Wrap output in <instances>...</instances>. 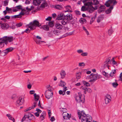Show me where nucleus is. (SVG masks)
<instances>
[{
	"mask_svg": "<svg viewBox=\"0 0 122 122\" xmlns=\"http://www.w3.org/2000/svg\"><path fill=\"white\" fill-rule=\"evenodd\" d=\"M78 117L81 122H92V118L91 116L89 114H86L83 111L81 112H78Z\"/></svg>",
	"mask_w": 122,
	"mask_h": 122,
	"instance_id": "f257e3e1",
	"label": "nucleus"
},
{
	"mask_svg": "<svg viewBox=\"0 0 122 122\" xmlns=\"http://www.w3.org/2000/svg\"><path fill=\"white\" fill-rule=\"evenodd\" d=\"M117 3V2L116 0H109L106 2L105 5L107 7L111 6L106 11V13L107 14H109L111 13V10L113 8V6L116 5Z\"/></svg>",
	"mask_w": 122,
	"mask_h": 122,
	"instance_id": "f03ea898",
	"label": "nucleus"
},
{
	"mask_svg": "<svg viewBox=\"0 0 122 122\" xmlns=\"http://www.w3.org/2000/svg\"><path fill=\"white\" fill-rule=\"evenodd\" d=\"M14 40L13 37L12 36H5L0 39V47H2L4 46V43L7 44L8 42H10Z\"/></svg>",
	"mask_w": 122,
	"mask_h": 122,
	"instance_id": "7ed1b4c3",
	"label": "nucleus"
},
{
	"mask_svg": "<svg viewBox=\"0 0 122 122\" xmlns=\"http://www.w3.org/2000/svg\"><path fill=\"white\" fill-rule=\"evenodd\" d=\"M102 77V76L100 75L97 74H95L92 73L90 75L86 77V78L91 79L89 81L91 82H93L95 81L97 79Z\"/></svg>",
	"mask_w": 122,
	"mask_h": 122,
	"instance_id": "20e7f679",
	"label": "nucleus"
},
{
	"mask_svg": "<svg viewBox=\"0 0 122 122\" xmlns=\"http://www.w3.org/2000/svg\"><path fill=\"white\" fill-rule=\"evenodd\" d=\"M41 25L39 23L38 21L35 20L33 21L30 22L27 25V27L30 28L31 30H33L36 29V27H39Z\"/></svg>",
	"mask_w": 122,
	"mask_h": 122,
	"instance_id": "39448f33",
	"label": "nucleus"
},
{
	"mask_svg": "<svg viewBox=\"0 0 122 122\" xmlns=\"http://www.w3.org/2000/svg\"><path fill=\"white\" fill-rule=\"evenodd\" d=\"M26 118H27L30 120L35 119L34 116L30 113H26L22 118V121H25Z\"/></svg>",
	"mask_w": 122,
	"mask_h": 122,
	"instance_id": "423d86ee",
	"label": "nucleus"
},
{
	"mask_svg": "<svg viewBox=\"0 0 122 122\" xmlns=\"http://www.w3.org/2000/svg\"><path fill=\"white\" fill-rule=\"evenodd\" d=\"M87 8V11L90 13L93 12L95 10L97 9V7L96 6L94 8L92 5V3L88 2V5Z\"/></svg>",
	"mask_w": 122,
	"mask_h": 122,
	"instance_id": "0eeeda50",
	"label": "nucleus"
},
{
	"mask_svg": "<svg viewBox=\"0 0 122 122\" xmlns=\"http://www.w3.org/2000/svg\"><path fill=\"white\" fill-rule=\"evenodd\" d=\"M24 102V98L22 97H20L17 100L16 102V105L17 106H20L23 104Z\"/></svg>",
	"mask_w": 122,
	"mask_h": 122,
	"instance_id": "6e6552de",
	"label": "nucleus"
},
{
	"mask_svg": "<svg viewBox=\"0 0 122 122\" xmlns=\"http://www.w3.org/2000/svg\"><path fill=\"white\" fill-rule=\"evenodd\" d=\"M13 49V48L11 47L7 48L0 52V54H1V55L4 56L7 54L8 52L11 51Z\"/></svg>",
	"mask_w": 122,
	"mask_h": 122,
	"instance_id": "1a4fd4ad",
	"label": "nucleus"
},
{
	"mask_svg": "<svg viewBox=\"0 0 122 122\" xmlns=\"http://www.w3.org/2000/svg\"><path fill=\"white\" fill-rule=\"evenodd\" d=\"M45 95L46 98L48 99H49L53 97V92H52L49 91L45 92Z\"/></svg>",
	"mask_w": 122,
	"mask_h": 122,
	"instance_id": "9d476101",
	"label": "nucleus"
},
{
	"mask_svg": "<svg viewBox=\"0 0 122 122\" xmlns=\"http://www.w3.org/2000/svg\"><path fill=\"white\" fill-rule=\"evenodd\" d=\"M111 96L108 94H107L105 97V103L107 104L111 101Z\"/></svg>",
	"mask_w": 122,
	"mask_h": 122,
	"instance_id": "9b49d317",
	"label": "nucleus"
},
{
	"mask_svg": "<svg viewBox=\"0 0 122 122\" xmlns=\"http://www.w3.org/2000/svg\"><path fill=\"white\" fill-rule=\"evenodd\" d=\"M78 95H77L75 96V98L77 102H80L82 101L81 99L82 95L80 92L78 93Z\"/></svg>",
	"mask_w": 122,
	"mask_h": 122,
	"instance_id": "f8f14e48",
	"label": "nucleus"
},
{
	"mask_svg": "<svg viewBox=\"0 0 122 122\" xmlns=\"http://www.w3.org/2000/svg\"><path fill=\"white\" fill-rule=\"evenodd\" d=\"M80 88L81 89L84 91V92L85 94L87 92L89 93H91L92 92V90L91 89L87 88L85 86H82Z\"/></svg>",
	"mask_w": 122,
	"mask_h": 122,
	"instance_id": "ddd939ff",
	"label": "nucleus"
},
{
	"mask_svg": "<svg viewBox=\"0 0 122 122\" xmlns=\"http://www.w3.org/2000/svg\"><path fill=\"white\" fill-rule=\"evenodd\" d=\"M84 5L82 6L81 8V10L82 11H87V8L88 5V2L84 3Z\"/></svg>",
	"mask_w": 122,
	"mask_h": 122,
	"instance_id": "4468645a",
	"label": "nucleus"
},
{
	"mask_svg": "<svg viewBox=\"0 0 122 122\" xmlns=\"http://www.w3.org/2000/svg\"><path fill=\"white\" fill-rule=\"evenodd\" d=\"M62 115L63 117V118L64 119H69L71 117L69 115L68 113H67L66 112L63 113Z\"/></svg>",
	"mask_w": 122,
	"mask_h": 122,
	"instance_id": "2eb2a0df",
	"label": "nucleus"
},
{
	"mask_svg": "<svg viewBox=\"0 0 122 122\" xmlns=\"http://www.w3.org/2000/svg\"><path fill=\"white\" fill-rule=\"evenodd\" d=\"M65 15L64 14L62 13H60L59 14L58 17L57 18V19L58 20H61L64 18L65 19Z\"/></svg>",
	"mask_w": 122,
	"mask_h": 122,
	"instance_id": "dca6fc26",
	"label": "nucleus"
},
{
	"mask_svg": "<svg viewBox=\"0 0 122 122\" xmlns=\"http://www.w3.org/2000/svg\"><path fill=\"white\" fill-rule=\"evenodd\" d=\"M72 19V15L70 14H69L65 15V19L67 21L71 20Z\"/></svg>",
	"mask_w": 122,
	"mask_h": 122,
	"instance_id": "f3484780",
	"label": "nucleus"
},
{
	"mask_svg": "<svg viewBox=\"0 0 122 122\" xmlns=\"http://www.w3.org/2000/svg\"><path fill=\"white\" fill-rule=\"evenodd\" d=\"M60 74L61 76V78L62 79H63L65 77L66 75V73L64 70H62L60 72Z\"/></svg>",
	"mask_w": 122,
	"mask_h": 122,
	"instance_id": "a211bd4d",
	"label": "nucleus"
},
{
	"mask_svg": "<svg viewBox=\"0 0 122 122\" xmlns=\"http://www.w3.org/2000/svg\"><path fill=\"white\" fill-rule=\"evenodd\" d=\"M22 6L20 5L17 6L16 7L13 8H12V11L13 12H16L19 10L21 9Z\"/></svg>",
	"mask_w": 122,
	"mask_h": 122,
	"instance_id": "6ab92c4d",
	"label": "nucleus"
},
{
	"mask_svg": "<svg viewBox=\"0 0 122 122\" xmlns=\"http://www.w3.org/2000/svg\"><path fill=\"white\" fill-rule=\"evenodd\" d=\"M41 1V0H33V4L34 5H39Z\"/></svg>",
	"mask_w": 122,
	"mask_h": 122,
	"instance_id": "aec40b11",
	"label": "nucleus"
},
{
	"mask_svg": "<svg viewBox=\"0 0 122 122\" xmlns=\"http://www.w3.org/2000/svg\"><path fill=\"white\" fill-rule=\"evenodd\" d=\"M55 26L57 29L60 30L62 29L63 28L61 24L57 23L55 24Z\"/></svg>",
	"mask_w": 122,
	"mask_h": 122,
	"instance_id": "412c9836",
	"label": "nucleus"
},
{
	"mask_svg": "<svg viewBox=\"0 0 122 122\" xmlns=\"http://www.w3.org/2000/svg\"><path fill=\"white\" fill-rule=\"evenodd\" d=\"M9 27V25L7 24H2L1 25V27L4 29H8Z\"/></svg>",
	"mask_w": 122,
	"mask_h": 122,
	"instance_id": "4be33fe9",
	"label": "nucleus"
},
{
	"mask_svg": "<svg viewBox=\"0 0 122 122\" xmlns=\"http://www.w3.org/2000/svg\"><path fill=\"white\" fill-rule=\"evenodd\" d=\"M65 8L66 10L65 11V12H72L71 8L70 6L68 5L65 7Z\"/></svg>",
	"mask_w": 122,
	"mask_h": 122,
	"instance_id": "5701e85b",
	"label": "nucleus"
},
{
	"mask_svg": "<svg viewBox=\"0 0 122 122\" xmlns=\"http://www.w3.org/2000/svg\"><path fill=\"white\" fill-rule=\"evenodd\" d=\"M103 19V16L102 15H100L97 17V22L98 23H99Z\"/></svg>",
	"mask_w": 122,
	"mask_h": 122,
	"instance_id": "b1692460",
	"label": "nucleus"
},
{
	"mask_svg": "<svg viewBox=\"0 0 122 122\" xmlns=\"http://www.w3.org/2000/svg\"><path fill=\"white\" fill-rule=\"evenodd\" d=\"M40 28H42L44 30L48 31L49 30V27L47 25H44L42 26Z\"/></svg>",
	"mask_w": 122,
	"mask_h": 122,
	"instance_id": "393cba45",
	"label": "nucleus"
},
{
	"mask_svg": "<svg viewBox=\"0 0 122 122\" xmlns=\"http://www.w3.org/2000/svg\"><path fill=\"white\" fill-rule=\"evenodd\" d=\"M110 59H107V61H105L104 63V68H105L106 67H107L109 69V66L108 65V64L109 62Z\"/></svg>",
	"mask_w": 122,
	"mask_h": 122,
	"instance_id": "a878e982",
	"label": "nucleus"
},
{
	"mask_svg": "<svg viewBox=\"0 0 122 122\" xmlns=\"http://www.w3.org/2000/svg\"><path fill=\"white\" fill-rule=\"evenodd\" d=\"M6 116L8 117V118L9 119L13 121V122H14L15 119L14 118L12 117L10 114H7Z\"/></svg>",
	"mask_w": 122,
	"mask_h": 122,
	"instance_id": "bb28decb",
	"label": "nucleus"
},
{
	"mask_svg": "<svg viewBox=\"0 0 122 122\" xmlns=\"http://www.w3.org/2000/svg\"><path fill=\"white\" fill-rule=\"evenodd\" d=\"M46 88L47 90L46 91V92H47V91L52 92L53 88L52 86L49 85H48L46 86Z\"/></svg>",
	"mask_w": 122,
	"mask_h": 122,
	"instance_id": "cd10ccee",
	"label": "nucleus"
},
{
	"mask_svg": "<svg viewBox=\"0 0 122 122\" xmlns=\"http://www.w3.org/2000/svg\"><path fill=\"white\" fill-rule=\"evenodd\" d=\"M81 72H77L76 74V77L77 79H80L81 77Z\"/></svg>",
	"mask_w": 122,
	"mask_h": 122,
	"instance_id": "c85d7f7f",
	"label": "nucleus"
},
{
	"mask_svg": "<svg viewBox=\"0 0 122 122\" xmlns=\"http://www.w3.org/2000/svg\"><path fill=\"white\" fill-rule=\"evenodd\" d=\"M34 99L35 100L36 102L39 99V95H37L36 93H34Z\"/></svg>",
	"mask_w": 122,
	"mask_h": 122,
	"instance_id": "c756f323",
	"label": "nucleus"
},
{
	"mask_svg": "<svg viewBox=\"0 0 122 122\" xmlns=\"http://www.w3.org/2000/svg\"><path fill=\"white\" fill-rule=\"evenodd\" d=\"M105 7L104 5H101L99 8V12H101L103 11L105 9Z\"/></svg>",
	"mask_w": 122,
	"mask_h": 122,
	"instance_id": "7c9ffc66",
	"label": "nucleus"
},
{
	"mask_svg": "<svg viewBox=\"0 0 122 122\" xmlns=\"http://www.w3.org/2000/svg\"><path fill=\"white\" fill-rule=\"evenodd\" d=\"M102 73L103 75L105 77L107 78L109 77V74L108 73L106 72L105 71H102Z\"/></svg>",
	"mask_w": 122,
	"mask_h": 122,
	"instance_id": "2f4dec72",
	"label": "nucleus"
},
{
	"mask_svg": "<svg viewBox=\"0 0 122 122\" xmlns=\"http://www.w3.org/2000/svg\"><path fill=\"white\" fill-rule=\"evenodd\" d=\"M82 28L83 30L85 32V33L87 35V36H88L89 35V33L87 30L86 29V28L84 26H83L82 27Z\"/></svg>",
	"mask_w": 122,
	"mask_h": 122,
	"instance_id": "473e14b6",
	"label": "nucleus"
},
{
	"mask_svg": "<svg viewBox=\"0 0 122 122\" xmlns=\"http://www.w3.org/2000/svg\"><path fill=\"white\" fill-rule=\"evenodd\" d=\"M115 81H116V80H115ZM112 85L113 86L114 88L117 87L118 85V84L116 82H113L112 83Z\"/></svg>",
	"mask_w": 122,
	"mask_h": 122,
	"instance_id": "72a5a7b5",
	"label": "nucleus"
},
{
	"mask_svg": "<svg viewBox=\"0 0 122 122\" xmlns=\"http://www.w3.org/2000/svg\"><path fill=\"white\" fill-rule=\"evenodd\" d=\"M116 71L115 70H113L110 74V76H114V74L116 73Z\"/></svg>",
	"mask_w": 122,
	"mask_h": 122,
	"instance_id": "f704fd0d",
	"label": "nucleus"
},
{
	"mask_svg": "<svg viewBox=\"0 0 122 122\" xmlns=\"http://www.w3.org/2000/svg\"><path fill=\"white\" fill-rule=\"evenodd\" d=\"M79 21L81 23H84L86 22V20L84 18H81L80 20Z\"/></svg>",
	"mask_w": 122,
	"mask_h": 122,
	"instance_id": "c9c22d12",
	"label": "nucleus"
},
{
	"mask_svg": "<svg viewBox=\"0 0 122 122\" xmlns=\"http://www.w3.org/2000/svg\"><path fill=\"white\" fill-rule=\"evenodd\" d=\"M66 85V83L64 81H61L60 82L59 86L62 87Z\"/></svg>",
	"mask_w": 122,
	"mask_h": 122,
	"instance_id": "e433bc0d",
	"label": "nucleus"
},
{
	"mask_svg": "<svg viewBox=\"0 0 122 122\" xmlns=\"http://www.w3.org/2000/svg\"><path fill=\"white\" fill-rule=\"evenodd\" d=\"M47 3L46 2H44L42 3L40 6V7L41 8H44L47 6Z\"/></svg>",
	"mask_w": 122,
	"mask_h": 122,
	"instance_id": "4c0bfd02",
	"label": "nucleus"
},
{
	"mask_svg": "<svg viewBox=\"0 0 122 122\" xmlns=\"http://www.w3.org/2000/svg\"><path fill=\"white\" fill-rule=\"evenodd\" d=\"M81 55L83 57L86 56L88 55V53L87 52H84L81 54Z\"/></svg>",
	"mask_w": 122,
	"mask_h": 122,
	"instance_id": "58836bf2",
	"label": "nucleus"
},
{
	"mask_svg": "<svg viewBox=\"0 0 122 122\" xmlns=\"http://www.w3.org/2000/svg\"><path fill=\"white\" fill-rule=\"evenodd\" d=\"M6 10L8 13H10V12H12V8H9L7 7H6Z\"/></svg>",
	"mask_w": 122,
	"mask_h": 122,
	"instance_id": "ea45409f",
	"label": "nucleus"
},
{
	"mask_svg": "<svg viewBox=\"0 0 122 122\" xmlns=\"http://www.w3.org/2000/svg\"><path fill=\"white\" fill-rule=\"evenodd\" d=\"M67 21L66 19H64L61 21L62 24L63 25H66L67 23Z\"/></svg>",
	"mask_w": 122,
	"mask_h": 122,
	"instance_id": "a19ab883",
	"label": "nucleus"
},
{
	"mask_svg": "<svg viewBox=\"0 0 122 122\" xmlns=\"http://www.w3.org/2000/svg\"><path fill=\"white\" fill-rule=\"evenodd\" d=\"M85 66V63L84 62H79L78 64V66L80 67H84Z\"/></svg>",
	"mask_w": 122,
	"mask_h": 122,
	"instance_id": "79ce46f5",
	"label": "nucleus"
},
{
	"mask_svg": "<svg viewBox=\"0 0 122 122\" xmlns=\"http://www.w3.org/2000/svg\"><path fill=\"white\" fill-rule=\"evenodd\" d=\"M99 4V2L97 0H93V2L92 3V4L97 5Z\"/></svg>",
	"mask_w": 122,
	"mask_h": 122,
	"instance_id": "37998d69",
	"label": "nucleus"
},
{
	"mask_svg": "<svg viewBox=\"0 0 122 122\" xmlns=\"http://www.w3.org/2000/svg\"><path fill=\"white\" fill-rule=\"evenodd\" d=\"M42 113L43 114V115H41L40 117V119L42 120L43 119H44L45 118V117L46 115L45 112H43Z\"/></svg>",
	"mask_w": 122,
	"mask_h": 122,
	"instance_id": "c03bdc74",
	"label": "nucleus"
},
{
	"mask_svg": "<svg viewBox=\"0 0 122 122\" xmlns=\"http://www.w3.org/2000/svg\"><path fill=\"white\" fill-rule=\"evenodd\" d=\"M82 82L84 85H86L87 86H90V84L87 82L83 81Z\"/></svg>",
	"mask_w": 122,
	"mask_h": 122,
	"instance_id": "a18cd8bd",
	"label": "nucleus"
},
{
	"mask_svg": "<svg viewBox=\"0 0 122 122\" xmlns=\"http://www.w3.org/2000/svg\"><path fill=\"white\" fill-rule=\"evenodd\" d=\"M53 32L54 34L56 35H59L60 34V32L58 30H55Z\"/></svg>",
	"mask_w": 122,
	"mask_h": 122,
	"instance_id": "49530a36",
	"label": "nucleus"
},
{
	"mask_svg": "<svg viewBox=\"0 0 122 122\" xmlns=\"http://www.w3.org/2000/svg\"><path fill=\"white\" fill-rule=\"evenodd\" d=\"M35 41L36 43L37 44H40L41 42L46 43L44 41H41L40 40H38L37 39H35Z\"/></svg>",
	"mask_w": 122,
	"mask_h": 122,
	"instance_id": "de8ad7c7",
	"label": "nucleus"
},
{
	"mask_svg": "<svg viewBox=\"0 0 122 122\" xmlns=\"http://www.w3.org/2000/svg\"><path fill=\"white\" fill-rule=\"evenodd\" d=\"M83 50L81 49H79L77 51V52L79 54H82L83 52Z\"/></svg>",
	"mask_w": 122,
	"mask_h": 122,
	"instance_id": "09e8293b",
	"label": "nucleus"
},
{
	"mask_svg": "<svg viewBox=\"0 0 122 122\" xmlns=\"http://www.w3.org/2000/svg\"><path fill=\"white\" fill-rule=\"evenodd\" d=\"M22 11H23V12L25 13V15H27L29 13L28 10L22 9Z\"/></svg>",
	"mask_w": 122,
	"mask_h": 122,
	"instance_id": "8fccbe9b",
	"label": "nucleus"
},
{
	"mask_svg": "<svg viewBox=\"0 0 122 122\" xmlns=\"http://www.w3.org/2000/svg\"><path fill=\"white\" fill-rule=\"evenodd\" d=\"M48 24L49 26L51 27H52L54 25V23L52 21L49 22L48 23Z\"/></svg>",
	"mask_w": 122,
	"mask_h": 122,
	"instance_id": "3c124183",
	"label": "nucleus"
},
{
	"mask_svg": "<svg viewBox=\"0 0 122 122\" xmlns=\"http://www.w3.org/2000/svg\"><path fill=\"white\" fill-rule=\"evenodd\" d=\"M22 23H21L20 22L16 24L15 25L17 27H20L22 26Z\"/></svg>",
	"mask_w": 122,
	"mask_h": 122,
	"instance_id": "603ef678",
	"label": "nucleus"
},
{
	"mask_svg": "<svg viewBox=\"0 0 122 122\" xmlns=\"http://www.w3.org/2000/svg\"><path fill=\"white\" fill-rule=\"evenodd\" d=\"M56 8L58 9H61L62 8L59 5H56L55 6Z\"/></svg>",
	"mask_w": 122,
	"mask_h": 122,
	"instance_id": "864d4df0",
	"label": "nucleus"
},
{
	"mask_svg": "<svg viewBox=\"0 0 122 122\" xmlns=\"http://www.w3.org/2000/svg\"><path fill=\"white\" fill-rule=\"evenodd\" d=\"M17 96L15 94H13L11 97V98L13 99H15L16 98Z\"/></svg>",
	"mask_w": 122,
	"mask_h": 122,
	"instance_id": "5fc2aeb1",
	"label": "nucleus"
},
{
	"mask_svg": "<svg viewBox=\"0 0 122 122\" xmlns=\"http://www.w3.org/2000/svg\"><path fill=\"white\" fill-rule=\"evenodd\" d=\"M59 93L60 95H64L65 94V92H63L61 90H60L59 91Z\"/></svg>",
	"mask_w": 122,
	"mask_h": 122,
	"instance_id": "6e6d98bb",
	"label": "nucleus"
},
{
	"mask_svg": "<svg viewBox=\"0 0 122 122\" xmlns=\"http://www.w3.org/2000/svg\"><path fill=\"white\" fill-rule=\"evenodd\" d=\"M113 31L112 30H108V34L109 35H111L113 32Z\"/></svg>",
	"mask_w": 122,
	"mask_h": 122,
	"instance_id": "4d7b16f0",
	"label": "nucleus"
},
{
	"mask_svg": "<svg viewBox=\"0 0 122 122\" xmlns=\"http://www.w3.org/2000/svg\"><path fill=\"white\" fill-rule=\"evenodd\" d=\"M96 17V14L94 17H93L91 18V20L93 22L94 21L95 18Z\"/></svg>",
	"mask_w": 122,
	"mask_h": 122,
	"instance_id": "13d9d810",
	"label": "nucleus"
},
{
	"mask_svg": "<svg viewBox=\"0 0 122 122\" xmlns=\"http://www.w3.org/2000/svg\"><path fill=\"white\" fill-rule=\"evenodd\" d=\"M119 79V81H122V72L121 73L120 75Z\"/></svg>",
	"mask_w": 122,
	"mask_h": 122,
	"instance_id": "bf43d9fd",
	"label": "nucleus"
},
{
	"mask_svg": "<svg viewBox=\"0 0 122 122\" xmlns=\"http://www.w3.org/2000/svg\"><path fill=\"white\" fill-rule=\"evenodd\" d=\"M37 103L36 102H34L33 104V105L32 106V107L33 108H34L35 107H36Z\"/></svg>",
	"mask_w": 122,
	"mask_h": 122,
	"instance_id": "052dcab7",
	"label": "nucleus"
},
{
	"mask_svg": "<svg viewBox=\"0 0 122 122\" xmlns=\"http://www.w3.org/2000/svg\"><path fill=\"white\" fill-rule=\"evenodd\" d=\"M112 63L114 65H116L117 64V62L115 61L114 59V58H112Z\"/></svg>",
	"mask_w": 122,
	"mask_h": 122,
	"instance_id": "680f3d73",
	"label": "nucleus"
},
{
	"mask_svg": "<svg viewBox=\"0 0 122 122\" xmlns=\"http://www.w3.org/2000/svg\"><path fill=\"white\" fill-rule=\"evenodd\" d=\"M61 110L63 112V113L66 112L67 111V110L66 108H62Z\"/></svg>",
	"mask_w": 122,
	"mask_h": 122,
	"instance_id": "e2e57ef3",
	"label": "nucleus"
},
{
	"mask_svg": "<svg viewBox=\"0 0 122 122\" xmlns=\"http://www.w3.org/2000/svg\"><path fill=\"white\" fill-rule=\"evenodd\" d=\"M14 17L15 18H20L21 17V16L19 14V15H15Z\"/></svg>",
	"mask_w": 122,
	"mask_h": 122,
	"instance_id": "0e129e2a",
	"label": "nucleus"
},
{
	"mask_svg": "<svg viewBox=\"0 0 122 122\" xmlns=\"http://www.w3.org/2000/svg\"><path fill=\"white\" fill-rule=\"evenodd\" d=\"M64 89H63V92H65H65L66 90H67L68 89H67V87L66 86L63 87Z\"/></svg>",
	"mask_w": 122,
	"mask_h": 122,
	"instance_id": "69168bd1",
	"label": "nucleus"
},
{
	"mask_svg": "<svg viewBox=\"0 0 122 122\" xmlns=\"http://www.w3.org/2000/svg\"><path fill=\"white\" fill-rule=\"evenodd\" d=\"M25 32L27 33H29L30 32V30L29 29L27 28L25 30Z\"/></svg>",
	"mask_w": 122,
	"mask_h": 122,
	"instance_id": "338daca9",
	"label": "nucleus"
},
{
	"mask_svg": "<svg viewBox=\"0 0 122 122\" xmlns=\"http://www.w3.org/2000/svg\"><path fill=\"white\" fill-rule=\"evenodd\" d=\"M55 120V118L54 117H52L50 119V120L51 122H53Z\"/></svg>",
	"mask_w": 122,
	"mask_h": 122,
	"instance_id": "774afa93",
	"label": "nucleus"
}]
</instances>
